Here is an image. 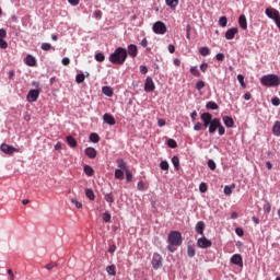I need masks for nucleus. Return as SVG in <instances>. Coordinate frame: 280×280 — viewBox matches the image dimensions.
<instances>
[{
  "instance_id": "1",
  "label": "nucleus",
  "mask_w": 280,
  "mask_h": 280,
  "mask_svg": "<svg viewBox=\"0 0 280 280\" xmlns=\"http://www.w3.org/2000/svg\"><path fill=\"white\" fill-rule=\"evenodd\" d=\"M201 120L203 121L205 128H209L210 135L215 133V130H218V128H220V125L222 124L220 121V118H213V115H211L210 113L201 114Z\"/></svg>"
},
{
  "instance_id": "2",
  "label": "nucleus",
  "mask_w": 280,
  "mask_h": 280,
  "mask_svg": "<svg viewBox=\"0 0 280 280\" xmlns=\"http://www.w3.org/2000/svg\"><path fill=\"white\" fill-rule=\"evenodd\" d=\"M167 242V250H170V253H176V246L183 244V234L179 231H172L168 234Z\"/></svg>"
},
{
  "instance_id": "3",
  "label": "nucleus",
  "mask_w": 280,
  "mask_h": 280,
  "mask_svg": "<svg viewBox=\"0 0 280 280\" xmlns=\"http://www.w3.org/2000/svg\"><path fill=\"white\" fill-rule=\"evenodd\" d=\"M126 58H128V50L124 47H118L109 55V62H112V65H124Z\"/></svg>"
},
{
  "instance_id": "4",
  "label": "nucleus",
  "mask_w": 280,
  "mask_h": 280,
  "mask_svg": "<svg viewBox=\"0 0 280 280\" xmlns=\"http://www.w3.org/2000/svg\"><path fill=\"white\" fill-rule=\"evenodd\" d=\"M260 84L262 86H279L280 85V78L277 74H266L261 77Z\"/></svg>"
},
{
  "instance_id": "5",
  "label": "nucleus",
  "mask_w": 280,
  "mask_h": 280,
  "mask_svg": "<svg viewBox=\"0 0 280 280\" xmlns=\"http://www.w3.org/2000/svg\"><path fill=\"white\" fill-rule=\"evenodd\" d=\"M153 32L154 34H167V26L165 25V23L158 21L153 24Z\"/></svg>"
},
{
  "instance_id": "6",
  "label": "nucleus",
  "mask_w": 280,
  "mask_h": 280,
  "mask_svg": "<svg viewBox=\"0 0 280 280\" xmlns=\"http://www.w3.org/2000/svg\"><path fill=\"white\" fill-rule=\"evenodd\" d=\"M197 246H199V248H211V246H213V243L211 242V240L207 238V236H202L198 238Z\"/></svg>"
},
{
  "instance_id": "7",
  "label": "nucleus",
  "mask_w": 280,
  "mask_h": 280,
  "mask_svg": "<svg viewBox=\"0 0 280 280\" xmlns=\"http://www.w3.org/2000/svg\"><path fill=\"white\" fill-rule=\"evenodd\" d=\"M151 264L154 270H159V268L163 266V257L161 256V254H153Z\"/></svg>"
},
{
  "instance_id": "8",
  "label": "nucleus",
  "mask_w": 280,
  "mask_h": 280,
  "mask_svg": "<svg viewBox=\"0 0 280 280\" xmlns=\"http://www.w3.org/2000/svg\"><path fill=\"white\" fill-rule=\"evenodd\" d=\"M39 95H40V90H31L26 95V100L27 102H30V104H32L38 101Z\"/></svg>"
},
{
  "instance_id": "9",
  "label": "nucleus",
  "mask_w": 280,
  "mask_h": 280,
  "mask_svg": "<svg viewBox=\"0 0 280 280\" xmlns=\"http://www.w3.org/2000/svg\"><path fill=\"white\" fill-rule=\"evenodd\" d=\"M154 89H156V86L154 85V81L150 77H148L144 83V91L147 93H152L154 92Z\"/></svg>"
},
{
  "instance_id": "10",
  "label": "nucleus",
  "mask_w": 280,
  "mask_h": 280,
  "mask_svg": "<svg viewBox=\"0 0 280 280\" xmlns=\"http://www.w3.org/2000/svg\"><path fill=\"white\" fill-rule=\"evenodd\" d=\"M0 150L4 154H14V152H19V149L5 143L1 144Z\"/></svg>"
},
{
  "instance_id": "11",
  "label": "nucleus",
  "mask_w": 280,
  "mask_h": 280,
  "mask_svg": "<svg viewBox=\"0 0 280 280\" xmlns=\"http://www.w3.org/2000/svg\"><path fill=\"white\" fill-rule=\"evenodd\" d=\"M231 264H234V266H240V268H242L244 266V259L242 258V255L234 254L231 257Z\"/></svg>"
},
{
  "instance_id": "12",
  "label": "nucleus",
  "mask_w": 280,
  "mask_h": 280,
  "mask_svg": "<svg viewBox=\"0 0 280 280\" xmlns=\"http://www.w3.org/2000/svg\"><path fill=\"white\" fill-rule=\"evenodd\" d=\"M265 14L273 21H276L280 16V13L277 11V9H266Z\"/></svg>"
},
{
  "instance_id": "13",
  "label": "nucleus",
  "mask_w": 280,
  "mask_h": 280,
  "mask_svg": "<svg viewBox=\"0 0 280 280\" xmlns=\"http://www.w3.org/2000/svg\"><path fill=\"white\" fill-rule=\"evenodd\" d=\"M240 30L237 27H232L225 32V38L226 40H233L235 38V34H237Z\"/></svg>"
},
{
  "instance_id": "14",
  "label": "nucleus",
  "mask_w": 280,
  "mask_h": 280,
  "mask_svg": "<svg viewBox=\"0 0 280 280\" xmlns=\"http://www.w3.org/2000/svg\"><path fill=\"white\" fill-rule=\"evenodd\" d=\"M103 121L108 124V126H115V124H117V120H115V117H113L110 114L103 115Z\"/></svg>"
},
{
  "instance_id": "15",
  "label": "nucleus",
  "mask_w": 280,
  "mask_h": 280,
  "mask_svg": "<svg viewBox=\"0 0 280 280\" xmlns=\"http://www.w3.org/2000/svg\"><path fill=\"white\" fill-rule=\"evenodd\" d=\"M129 54L130 58H135L138 54H139V50L137 48V45L135 44H130L128 46V52L127 55Z\"/></svg>"
},
{
  "instance_id": "16",
  "label": "nucleus",
  "mask_w": 280,
  "mask_h": 280,
  "mask_svg": "<svg viewBox=\"0 0 280 280\" xmlns=\"http://www.w3.org/2000/svg\"><path fill=\"white\" fill-rule=\"evenodd\" d=\"M238 25L242 30H248V22L246 21V15L241 14L238 18Z\"/></svg>"
},
{
  "instance_id": "17",
  "label": "nucleus",
  "mask_w": 280,
  "mask_h": 280,
  "mask_svg": "<svg viewBox=\"0 0 280 280\" xmlns=\"http://www.w3.org/2000/svg\"><path fill=\"white\" fill-rule=\"evenodd\" d=\"M85 154L89 156V159H95L97 156V150L93 147H89L85 149Z\"/></svg>"
},
{
  "instance_id": "18",
  "label": "nucleus",
  "mask_w": 280,
  "mask_h": 280,
  "mask_svg": "<svg viewBox=\"0 0 280 280\" xmlns=\"http://www.w3.org/2000/svg\"><path fill=\"white\" fill-rule=\"evenodd\" d=\"M25 65H27V67H36V58L32 55H27L25 58Z\"/></svg>"
},
{
  "instance_id": "19",
  "label": "nucleus",
  "mask_w": 280,
  "mask_h": 280,
  "mask_svg": "<svg viewBox=\"0 0 280 280\" xmlns=\"http://www.w3.org/2000/svg\"><path fill=\"white\" fill-rule=\"evenodd\" d=\"M223 124L226 126V128H233V126H235V121L230 116H223Z\"/></svg>"
},
{
  "instance_id": "20",
  "label": "nucleus",
  "mask_w": 280,
  "mask_h": 280,
  "mask_svg": "<svg viewBox=\"0 0 280 280\" xmlns=\"http://www.w3.org/2000/svg\"><path fill=\"white\" fill-rule=\"evenodd\" d=\"M118 170H122V172H126L128 170V165L126 164V161L124 159L119 158L116 161Z\"/></svg>"
},
{
  "instance_id": "21",
  "label": "nucleus",
  "mask_w": 280,
  "mask_h": 280,
  "mask_svg": "<svg viewBox=\"0 0 280 280\" xmlns=\"http://www.w3.org/2000/svg\"><path fill=\"white\" fill-rule=\"evenodd\" d=\"M196 233H198L199 235H205V222L202 221L197 222Z\"/></svg>"
},
{
  "instance_id": "22",
  "label": "nucleus",
  "mask_w": 280,
  "mask_h": 280,
  "mask_svg": "<svg viewBox=\"0 0 280 280\" xmlns=\"http://www.w3.org/2000/svg\"><path fill=\"white\" fill-rule=\"evenodd\" d=\"M66 141L70 148H78V141L75 138H73V136H67Z\"/></svg>"
},
{
  "instance_id": "23",
  "label": "nucleus",
  "mask_w": 280,
  "mask_h": 280,
  "mask_svg": "<svg viewBox=\"0 0 280 280\" xmlns=\"http://www.w3.org/2000/svg\"><path fill=\"white\" fill-rule=\"evenodd\" d=\"M102 93L104 95H106L107 97H113V94L115 93V91L110 86H103L102 88Z\"/></svg>"
},
{
  "instance_id": "24",
  "label": "nucleus",
  "mask_w": 280,
  "mask_h": 280,
  "mask_svg": "<svg viewBox=\"0 0 280 280\" xmlns=\"http://www.w3.org/2000/svg\"><path fill=\"white\" fill-rule=\"evenodd\" d=\"M272 132H273L275 137H280V121L279 120L275 121V125L272 127Z\"/></svg>"
},
{
  "instance_id": "25",
  "label": "nucleus",
  "mask_w": 280,
  "mask_h": 280,
  "mask_svg": "<svg viewBox=\"0 0 280 280\" xmlns=\"http://www.w3.org/2000/svg\"><path fill=\"white\" fill-rule=\"evenodd\" d=\"M206 108L208 110H218V108H220V106H218V103L210 101L207 103Z\"/></svg>"
},
{
  "instance_id": "26",
  "label": "nucleus",
  "mask_w": 280,
  "mask_h": 280,
  "mask_svg": "<svg viewBox=\"0 0 280 280\" xmlns=\"http://www.w3.org/2000/svg\"><path fill=\"white\" fill-rule=\"evenodd\" d=\"M124 172L125 171L121 168H118L115 171L114 176H115L116 180H124Z\"/></svg>"
},
{
  "instance_id": "27",
  "label": "nucleus",
  "mask_w": 280,
  "mask_h": 280,
  "mask_svg": "<svg viewBox=\"0 0 280 280\" xmlns=\"http://www.w3.org/2000/svg\"><path fill=\"white\" fill-rule=\"evenodd\" d=\"M106 272L108 275H110V277H115V275H117V270H116L115 265L107 266L106 267Z\"/></svg>"
},
{
  "instance_id": "28",
  "label": "nucleus",
  "mask_w": 280,
  "mask_h": 280,
  "mask_svg": "<svg viewBox=\"0 0 280 280\" xmlns=\"http://www.w3.org/2000/svg\"><path fill=\"white\" fill-rule=\"evenodd\" d=\"M104 200H106L108 205H113V202H115V196H113V192L105 194Z\"/></svg>"
},
{
  "instance_id": "29",
  "label": "nucleus",
  "mask_w": 280,
  "mask_h": 280,
  "mask_svg": "<svg viewBox=\"0 0 280 280\" xmlns=\"http://www.w3.org/2000/svg\"><path fill=\"white\" fill-rule=\"evenodd\" d=\"M83 170L86 176H93V174H95V171L90 165H84Z\"/></svg>"
},
{
  "instance_id": "30",
  "label": "nucleus",
  "mask_w": 280,
  "mask_h": 280,
  "mask_svg": "<svg viewBox=\"0 0 280 280\" xmlns=\"http://www.w3.org/2000/svg\"><path fill=\"white\" fill-rule=\"evenodd\" d=\"M85 196L89 200H95V192L91 188L85 189Z\"/></svg>"
},
{
  "instance_id": "31",
  "label": "nucleus",
  "mask_w": 280,
  "mask_h": 280,
  "mask_svg": "<svg viewBox=\"0 0 280 280\" xmlns=\"http://www.w3.org/2000/svg\"><path fill=\"white\" fill-rule=\"evenodd\" d=\"M166 5L174 10L178 5V0H165Z\"/></svg>"
},
{
  "instance_id": "32",
  "label": "nucleus",
  "mask_w": 280,
  "mask_h": 280,
  "mask_svg": "<svg viewBox=\"0 0 280 280\" xmlns=\"http://www.w3.org/2000/svg\"><path fill=\"white\" fill-rule=\"evenodd\" d=\"M172 163H173L175 170H178L180 167V160L178 159V156L174 155L172 158Z\"/></svg>"
},
{
  "instance_id": "33",
  "label": "nucleus",
  "mask_w": 280,
  "mask_h": 280,
  "mask_svg": "<svg viewBox=\"0 0 280 280\" xmlns=\"http://www.w3.org/2000/svg\"><path fill=\"white\" fill-rule=\"evenodd\" d=\"M90 141H92V143H100V135L91 133L90 135Z\"/></svg>"
},
{
  "instance_id": "34",
  "label": "nucleus",
  "mask_w": 280,
  "mask_h": 280,
  "mask_svg": "<svg viewBox=\"0 0 280 280\" xmlns=\"http://www.w3.org/2000/svg\"><path fill=\"white\" fill-rule=\"evenodd\" d=\"M40 49H43V51H50V49H54V46L49 43H43Z\"/></svg>"
},
{
  "instance_id": "35",
  "label": "nucleus",
  "mask_w": 280,
  "mask_h": 280,
  "mask_svg": "<svg viewBox=\"0 0 280 280\" xmlns=\"http://www.w3.org/2000/svg\"><path fill=\"white\" fill-rule=\"evenodd\" d=\"M228 23H229V20L226 19V16H221V18L219 19V25H220L221 27H226Z\"/></svg>"
},
{
  "instance_id": "36",
  "label": "nucleus",
  "mask_w": 280,
  "mask_h": 280,
  "mask_svg": "<svg viewBox=\"0 0 280 280\" xmlns=\"http://www.w3.org/2000/svg\"><path fill=\"white\" fill-rule=\"evenodd\" d=\"M190 73H191V75H194L195 78H200V71H198V67H191V68H190Z\"/></svg>"
},
{
  "instance_id": "37",
  "label": "nucleus",
  "mask_w": 280,
  "mask_h": 280,
  "mask_svg": "<svg viewBox=\"0 0 280 280\" xmlns=\"http://www.w3.org/2000/svg\"><path fill=\"white\" fill-rule=\"evenodd\" d=\"M199 54H201L202 56H209V54H211V50L209 49V47H201L199 49Z\"/></svg>"
},
{
  "instance_id": "38",
  "label": "nucleus",
  "mask_w": 280,
  "mask_h": 280,
  "mask_svg": "<svg viewBox=\"0 0 280 280\" xmlns=\"http://www.w3.org/2000/svg\"><path fill=\"white\" fill-rule=\"evenodd\" d=\"M95 60H96L97 62H104V60H106V57L104 56V54L97 52V54L95 55Z\"/></svg>"
},
{
  "instance_id": "39",
  "label": "nucleus",
  "mask_w": 280,
  "mask_h": 280,
  "mask_svg": "<svg viewBox=\"0 0 280 280\" xmlns=\"http://www.w3.org/2000/svg\"><path fill=\"white\" fill-rule=\"evenodd\" d=\"M160 167L161 170H163L164 172H167V170H170V163H167V161H162L160 163Z\"/></svg>"
},
{
  "instance_id": "40",
  "label": "nucleus",
  "mask_w": 280,
  "mask_h": 280,
  "mask_svg": "<svg viewBox=\"0 0 280 280\" xmlns=\"http://www.w3.org/2000/svg\"><path fill=\"white\" fill-rule=\"evenodd\" d=\"M84 80H85L84 74H82V73L77 74V77H75V82H77L78 84H82V82H84Z\"/></svg>"
},
{
  "instance_id": "41",
  "label": "nucleus",
  "mask_w": 280,
  "mask_h": 280,
  "mask_svg": "<svg viewBox=\"0 0 280 280\" xmlns=\"http://www.w3.org/2000/svg\"><path fill=\"white\" fill-rule=\"evenodd\" d=\"M167 145H168V148H178V143L174 139H168Z\"/></svg>"
},
{
  "instance_id": "42",
  "label": "nucleus",
  "mask_w": 280,
  "mask_h": 280,
  "mask_svg": "<svg viewBox=\"0 0 280 280\" xmlns=\"http://www.w3.org/2000/svg\"><path fill=\"white\" fill-rule=\"evenodd\" d=\"M127 183H132V172L130 170L125 171Z\"/></svg>"
},
{
  "instance_id": "43",
  "label": "nucleus",
  "mask_w": 280,
  "mask_h": 280,
  "mask_svg": "<svg viewBox=\"0 0 280 280\" xmlns=\"http://www.w3.org/2000/svg\"><path fill=\"white\" fill-rule=\"evenodd\" d=\"M223 191L225 196H231L233 194V186H225Z\"/></svg>"
},
{
  "instance_id": "44",
  "label": "nucleus",
  "mask_w": 280,
  "mask_h": 280,
  "mask_svg": "<svg viewBox=\"0 0 280 280\" xmlns=\"http://www.w3.org/2000/svg\"><path fill=\"white\" fill-rule=\"evenodd\" d=\"M187 254H188V257H194L196 255V249L191 246H188Z\"/></svg>"
},
{
  "instance_id": "45",
  "label": "nucleus",
  "mask_w": 280,
  "mask_h": 280,
  "mask_svg": "<svg viewBox=\"0 0 280 280\" xmlns=\"http://www.w3.org/2000/svg\"><path fill=\"white\" fill-rule=\"evenodd\" d=\"M196 89L197 91H202V89H205V81H198L196 83Z\"/></svg>"
},
{
  "instance_id": "46",
  "label": "nucleus",
  "mask_w": 280,
  "mask_h": 280,
  "mask_svg": "<svg viewBox=\"0 0 280 280\" xmlns=\"http://www.w3.org/2000/svg\"><path fill=\"white\" fill-rule=\"evenodd\" d=\"M237 80H238L241 86H243V89H246V83H244V75L238 74Z\"/></svg>"
},
{
  "instance_id": "47",
  "label": "nucleus",
  "mask_w": 280,
  "mask_h": 280,
  "mask_svg": "<svg viewBox=\"0 0 280 280\" xmlns=\"http://www.w3.org/2000/svg\"><path fill=\"white\" fill-rule=\"evenodd\" d=\"M110 213H108V212H105V213H103V222H106V223H108V222H110Z\"/></svg>"
},
{
  "instance_id": "48",
  "label": "nucleus",
  "mask_w": 280,
  "mask_h": 280,
  "mask_svg": "<svg viewBox=\"0 0 280 280\" xmlns=\"http://www.w3.org/2000/svg\"><path fill=\"white\" fill-rule=\"evenodd\" d=\"M208 167L213 172L217 167L215 162L213 160H209Z\"/></svg>"
},
{
  "instance_id": "49",
  "label": "nucleus",
  "mask_w": 280,
  "mask_h": 280,
  "mask_svg": "<svg viewBox=\"0 0 280 280\" xmlns=\"http://www.w3.org/2000/svg\"><path fill=\"white\" fill-rule=\"evenodd\" d=\"M271 210H272V206L270 203L267 202L264 205L265 213H270Z\"/></svg>"
},
{
  "instance_id": "50",
  "label": "nucleus",
  "mask_w": 280,
  "mask_h": 280,
  "mask_svg": "<svg viewBox=\"0 0 280 280\" xmlns=\"http://www.w3.org/2000/svg\"><path fill=\"white\" fill-rule=\"evenodd\" d=\"M199 190H200L201 194H207V184L201 183L199 185Z\"/></svg>"
},
{
  "instance_id": "51",
  "label": "nucleus",
  "mask_w": 280,
  "mask_h": 280,
  "mask_svg": "<svg viewBox=\"0 0 280 280\" xmlns=\"http://www.w3.org/2000/svg\"><path fill=\"white\" fill-rule=\"evenodd\" d=\"M218 132H219L220 137L225 135L226 129H224V126H222V124L219 126Z\"/></svg>"
},
{
  "instance_id": "52",
  "label": "nucleus",
  "mask_w": 280,
  "mask_h": 280,
  "mask_svg": "<svg viewBox=\"0 0 280 280\" xmlns=\"http://www.w3.org/2000/svg\"><path fill=\"white\" fill-rule=\"evenodd\" d=\"M72 205L77 207V209H82V202L78 201L77 199L71 200Z\"/></svg>"
},
{
  "instance_id": "53",
  "label": "nucleus",
  "mask_w": 280,
  "mask_h": 280,
  "mask_svg": "<svg viewBox=\"0 0 280 280\" xmlns=\"http://www.w3.org/2000/svg\"><path fill=\"white\" fill-rule=\"evenodd\" d=\"M62 65L65 67H69V65H71V59H69V57H65L62 60H61Z\"/></svg>"
},
{
  "instance_id": "54",
  "label": "nucleus",
  "mask_w": 280,
  "mask_h": 280,
  "mask_svg": "<svg viewBox=\"0 0 280 280\" xmlns=\"http://www.w3.org/2000/svg\"><path fill=\"white\" fill-rule=\"evenodd\" d=\"M0 49H8V42L0 39Z\"/></svg>"
},
{
  "instance_id": "55",
  "label": "nucleus",
  "mask_w": 280,
  "mask_h": 280,
  "mask_svg": "<svg viewBox=\"0 0 280 280\" xmlns=\"http://www.w3.org/2000/svg\"><path fill=\"white\" fill-rule=\"evenodd\" d=\"M271 104H272L273 106H280V98H279V97H273V98L271 100Z\"/></svg>"
},
{
  "instance_id": "56",
  "label": "nucleus",
  "mask_w": 280,
  "mask_h": 280,
  "mask_svg": "<svg viewBox=\"0 0 280 280\" xmlns=\"http://www.w3.org/2000/svg\"><path fill=\"white\" fill-rule=\"evenodd\" d=\"M194 130L196 131L202 130V122H196V125L194 126Z\"/></svg>"
},
{
  "instance_id": "57",
  "label": "nucleus",
  "mask_w": 280,
  "mask_h": 280,
  "mask_svg": "<svg viewBox=\"0 0 280 280\" xmlns=\"http://www.w3.org/2000/svg\"><path fill=\"white\" fill-rule=\"evenodd\" d=\"M5 36H8V32H5V28H1L0 30V39L5 38Z\"/></svg>"
},
{
  "instance_id": "58",
  "label": "nucleus",
  "mask_w": 280,
  "mask_h": 280,
  "mask_svg": "<svg viewBox=\"0 0 280 280\" xmlns=\"http://www.w3.org/2000/svg\"><path fill=\"white\" fill-rule=\"evenodd\" d=\"M138 189L139 191H143V189H145V184L143 182H138Z\"/></svg>"
},
{
  "instance_id": "59",
  "label": "nucleus",
  "mask_w": 280,
  "mask_h": 280,
  "mask_svg": "<svg viewBox=\"0 0 280 280\" xmlns=\"http://www.w3.org/2000/svg\"><path fill=\"white\" fill-rule=\"evenodd\" d=\"M235 233H236V235H238L240 237H243V235H244V230H242V228H236Z\"/></svg>"
},
{
  "instance_id": "60",
  "label": "nucleus",
  "mask_w": 280,
  "mask_h": 280,
  "mask_svg": "<svg viewBox=\"0 0 280 280\" xmlns=\"http://www.w3.org/2000/svg\"><path fill=\"white\" fill-rule=\"evenodd\" d=\"M46 270H54V268H56V264L54 262H49L45 266Z\"/></svg>"
},
{
  "instance_id": "61",
  "label": "nucleus",
  "mask_w": 280,
  "mask_h": 280,
  "mask_svg": "<svg viewBox=\"0 0 280 280\" xmlns=\"http://www.w3.org/2000/svg\"><path fill=\"white\" fill-rule=\"evenodd\" d=\"M217 60H218L219 62L224 61V54H222V52L217 54Z\"/></svg>"
},
{
  "instance_id": "62",
  "label": "nucleus",
  "mask_w": 280,
  "mask_h": 280,
  "mask_svg": "<svg viewBox=\"0 0 280 280\" xmlns=\"http://www.w3.org/2000/svg\"><path fill=\"white\" fill-rule=\"evenodd\" d=\"M115 250H117V245H115V244L110 245L108 248V253H110V255H113V253H115Z\"/></svg>"
},
{
  "instance_id": "63",
  "label": "nucleus",
  "mask_w": 280,
  "mask_h": 280,
  "mask_svg": "<svg viewBox=\"0 0 280 280\" xmlns=\"http://www.w3.org/2000/svg\"><path fill=\"white\" fill-rule=\"evenodd\" d=\"M207 69H209V65H207V63L200 65V71H202V73H205L207 71Z\"/></svg>"
},
{
  "instance_id": "64",
  "label": "nucleus",
  "mask_w": 280,
  "mask_h": 280,
  "mask_svg": "<svg viewBox=\"0 0 280 280\" xmlns=\"http://www.w3.org/2000/svg\"><path fill=\"white\" fill-rule=\"evenodd\" d=\"M94 18L97 20L102 19V11L100 10L94 11Z\"/></svg>"
}]
</instances>
